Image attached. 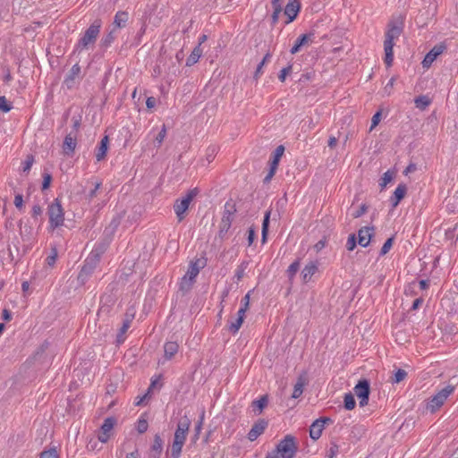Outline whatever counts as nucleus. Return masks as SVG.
Here are the masks:
<instances>
[{"label":"nucleus","mask_w":458,"mask_h":458,"mask_svg":"<svg viewBox=\"0 0 458 458\" xmlns=\"http://www.w3.org/2000/svg\"><path fill=\"white\" fill-rule=\"evenodd\" d=\"M156 105V99L153 97H149L146 100V106L148 108L151 109Z\"/></svg>","instance_id":"0e129e2a"},{"label":"nucleus","mask_w":458,"mask_h":458,"mask_svg":"<svg viewBox=\"0 0 458 458\" xmlns=\"http://www.w3.org/2000/svg\"><path fill=\"white\" fill-rule=\"evenodd\" d=\"M444 48L445 47L441 45L435 46L424 57L422 66L424 68H429L437 57L443 53Z\"/></svg>","instance_id":"f8f14e48"},{"label":"nucleus","mask_w":458,"mask_h":458,"mask_svg":"<svg viewBox=\"0 0 458 458\" xmlns=\"http://www.w3.org/2000/svg\"><path fill=\"white\" fill-rule=\"evenodd\" d=\"M115 38V30L112 29L106 35L101 39V46L103 47H108Z\"/></svg>","instance_id":"c85d7f7f"},{"label":"nucleus","mask_w":458,"mask_h":458,"mask_svg":"<svg viewBox=\"0 0 458 458\" xmlns=\"http://www.w3.org/2000/svg\"><path fill=\"white\" fill-rule=\"evenodd\" d=\"M57 258V252L55 250H52V253L47 258L46 261L48 266H54Z\"/></svg>","instance_id":"5fc2aeb1"},{"label":"nucleus","mask_w":458,"mask_h":458,"mask_svg":"<svg viewBox=\"0 0 458 458\" xmlns=\"http://www.w3.org/2000/svg\"><path fill=\"white\" fill-rule=\"evenodd\" d=\"M393 242H394V239L393 238H388L386 241V242L383 244V246L381 248V250H380V254L381 255H386L390 250V249L392 248Z\"/></svg>","instance_id":"a18cd8bd"},{"label":"nucleus","mask_w":458,"mask_h":458,"mask_svg":"<svg viewBox=\"0 0 458 458\" xmlns=\"http://www.w3.org/2000/svg\"><path fill=\"white\" fill-rule=\"evenodd\" d=\"M394 173L390 170L384 173V174L379 182V186L381 187L382 190L385 189L386 187V185L392 182V180L394 179Z\"/></svg>","instance_id":"c756f323"},{"label":"nucleus","mask_w":458,"mask_h":458,"mask_svg":"<svg viewBox=\"0 0 458 458\" xmlns=\"http://www.w3.org/2000/svg\"><path fill=\"white\" fill-rule=\"evenodd\" d=\"M318 270V265L315 262H310L307 264L301 271L302 279L305 283L310 281L313 275Z\"/></svg>","instance_id":"aec40b11"},{"label":"nucleus","mask_w":458,"mask_h":458,"mask_svg":"<svg viewBox=\"0 0 458 458\" xmlns=\"http://www.w3.org/2000/svg\"><path fill=\"white\" fill-rule=\"evenodd\" d=\"M12 109L11 105L8 103L5 97H0V110L4 113L9 112Z\"/></svg>","instance_id":"49530a36"},{"label":"nucleus","mask_w":458,"mask_h":458,"mask_svg":"<svg viewBox=\"0 0 458 458\" xmlns=\"http://www.w3.org/2000/svg\"><path fill=\"white\" fill-rule=\"evenodd\" d=\"M33 162H34V158L32 156H28L27 158L25 159V161L22 163V171L24 173H28L32 165H33Z\"/></svg>","instance_id":"c03bdc74"},{"label":"nucleus","mask_w":458,"mask_h":458,"mask_svg":"<svg viewBox=\"0 0 458 458\" xmlns=\"http://www.w3.org/2000/svg\"><path fill=\"white\" fill-rule=\"evenodd\" d=\"M327 420H329L328 419H325V420L319 419V420H315L311 424L310 428V437L312 439L317 440L321 437V434L325 428V423Z\"/></svg>","instance_id":"ddd939ff"},{"label":"nucleus","mask_w":458,"mask_h":458,"mask_svg":"<svg viewBox=\"0 0 458 458\" xmlns=\"http://www.w3.org/2000/svg\"><path fill=\"white\" fill-rule=\"evenodd\" d=\"M197 193V190L193 189L190 191L184 197L175 202L174 209L179 221H182L184 218L185 213L188 210L191 202L196 197Z\"/></svg>","instance_id":"0eeeda50"},{"label":"nucleus","mask_w":458,"mask_h":458,"mask_svg":"<svg viewBox=\"0 0 458 458\" xmlns=\"http://www.w3.org/2000/svg\"><path fill=\"white\" fill-rule=\"evenodd\" d=\"M14 205L17 208L21 209L23 208V198L22 195L17 194L14 197Z\"/></svg>","instance_id":"13d9d810"},{"label":"nucleus","mask_w":458,"mask_h":458,"mask_svg":"<svg viewBox=\"0 0 458 458\" xmlns=\"http://www.w3.org/2000/svg\"><path fill=\"white\" fill-rule=\"evenodd\" d=\"M104 250H105V248H101V250H98V248H96L95 250H93L90 252L89 258L86 260V264L81 268V271L79 275V278H82L84 276H88L90 274L93 267H92V266L89 265V260L92 259H97L99 257L100 253H102L104 251Z\"/></svg>","instance_id":"4468645a"},{"label":"nucleus","mask_w":458,"mask_h":458,"mask_svg":"<svg viewBox=\"0 0 458 458\" xmlns=\"http://www.w3.org/2000/svg\"><path fill=\"white\" fill-rule=\"evenodd\" d=\"M454 386H447L435 394L428 403L427 408L431 411H436L446 401L448 396L454 392Z\"/></svg>","instance_id":"6e6552de"},{"label":"nucleus","mask_w":458,"mask_h":458,"mask_svg":"<svg viewBox=\"0 0 458 458\" xmlns=\"http://www.w3.org/2000/svg\"><path fill=\"white\" fill-rule=\"evenodd\" d=\"M204 266V262L200 259L191 261L189 265L186 274L182 276L180 282V290L188 292L192 287L195 278L199 273L200 268Z\"/></svg>","instance_id":"39448f33"},{"label":"nucleus","mask_w":458,"mask_h":458,"mask_svg":"<svg viewBox=\"0 0 458 458\" xmlns=\"http://www.w3.org/2000/svg\"><path fill=\"white\" fill-rule=\"evenodd\" d=\"M248 233H249L248 242H249V245H251L255 239V231H254V229L250 228Z\"/></svg>","instance_id":"e2e57ef3"},{"label":"nucleus","mask_w":458,"mask_h":458,"mask_svg":"<svg viewBox=\"0 0 458 458\" xmlns=\"http://www.w3.org/2000/svg\"><path fill=\"white\" fill-rule=\"evenodd\" d=\"M292 71V66H288V67H285V68H283L280 72V74L278 76L279 80L281 81H285V78L286 76L290 73V72Z\"/></svg>","instance_id":"6e6d98bb"},{"label":"nucleus","mask_w":458,"mask_h":458,"mask_svg":"<svg viewBox=\"0 0 458 458\" xmlns=\"http://www.w3.org/2000/svg\"><path fill=\"white\" fill-rule=\"evenodd\" d=\"M191 423V420L187 416L182 417L177 423V427L174 435V440L171 445L172 458L180 457Z\"/></svg>","instance_id":"f257e3e1"},{"label":"nucleus","mask_w":458,"mask_h":458,"mask_svg":"<svg viewBox=\"0 0 458 458\" xmlns=\"http://www.w3.org/2000/svg\"><path fill=\"white\" fill-rule=\"evenodd\" d=\"M203 420H204V415H202L200 417V420L198 421V423L196 424L195 426V433H194V436L192 437V442H196L199 437V434L202 430V426H203Z\"/></svg>","instance_id":"e433bc0d"},{"label":"nucleus","mask_w":458,"mask_h":458,"mask_svg":"<svg viewBox=\"0 0 458 458\" xmlns=\"http://www.w3.org/2000/svg\"><path fill=\"white\" fill-rule=\"evenodd\" d=\"M344 403L346 410H352L355 407L354 396L351 393L345 394L344 397Z\"/></svg>","instance_id":"2f4dec72"},{"label":"nucleus","mask_w":458,"mask_h":458,"mask_svg":"<svg viewBox=\"0 0 458 458\" xmlns=\"http://www.w3.org/2000/svg\"><path fill=\"white\" fill-rule=\"evenodd\" d=\"M356 246V239L354 235H350L347 242H346V248L348 250H353Z\"/></svg>","instance_id":"864d4df0"},{"label":"nucleus","mask_w":458,"mask_h":458,"mask_svg":"<svg viewBox=\"0 0 458 458\" xmlns=\"http://www.w3.org/2000/svg\"><path fill=\"white\" fill-rule=\"evenodd\" d=\"M47 214L51 228L54 229L64 225V212L57 199L48 206Z\"/></svg>","instance_id":"423d86ee"},{"label":"nucleus","mask_w":458,"mask_h":458,"mask_svg":"<svg viewBox=\"0 0 458 458\" xmlns=\"http://www.w3.org/2000/svg\"><path fill=\"white\" fill-rule=\"evenodd\" d=\"M202 53L203 51L201 47L197 46L191 52V55L188 57L186 62L187 65H192L196 64L202 55Z\"/></svg>","instance_id":"393cba45"},{"label":"nucleus","mask_w":458,"mask_h":458,"mask_svg":"<svg viewBox=\"0 0 458 458\" xmlns=\"http://www.w3.org/2000/svg\"><path fill=\"white\" fill-rule=\"evenodd\" d=\"M270 58H271V55L269 53L266 54V55L264 56L263 60L260 62V64L258 65L256 71H255V73H254V78L256 80H258L261 74L263 73L262 72V68L263 66L270 61Z\"/></svg>","instance_id":"7c9ffc66"},{"label":"nucleus","mask_w":458,"mask_h":458,"mask_svg":"<svg viewBox=\"0 0 458 458\" xmlns=\"http://www.w3.org/2000/svg\"><path fill=\"white\" fill-rule=\"evenodd\" d=\"M300 11V3L298 0H289L284 8V14L287 16L286 24L292 22L298 15Z\"/></svg>","instance_id":"9b49d317"},{"label":"nucleus","mask_w":458,"mask_h":458,"mask_svg":"<svg viewBox=\"0 0 458 458\" xmlns=\"http://www.w3.org/2000/svg\"><path fill=\"white\" fill-rule=\"evenodd\" d=\"M380 119H381V113L380 112H377L373 116H372V119H371V126H370V131H372L380 122Z\"/></svg>","instance_id":"603ef678"},{"label":"nucleus","mask_w":458,"mask_h":458,"mask_svg":"<svg viewBox=\"0 0 458 458\" xmlns=\"http://www.w3.org/2000/svg\"><path fill=\"white\" fill-rule=\"evenodd\" d=\"M269 217H270V211L266 212L263 223H262V242H266L267 230H268V223H269Z\"/></svg>","instance_id":"72a5a7b5"},{"label":"nucleus","mask_w":458,"mask_h":458,"mask_svg":"<svg viewBox=\"0 0 458 458\" xmlns=\"http://www.w3.org/2000/svg\"><path fill=\"white\" fill-rule=\"evenodd\" d=\"M272 6L274 9L272 13V22L273 24H276L279 20L280 13L282 12V7L281 4H272Z\"/></svg>","instance_id":"ea45409f"},{"label":"nucleus","mask_w":458,"mask_h":458,"mask_svg":"<svg viewBox=\"0 0 458 458\" xmlns=\"http://www.w3.org/2000/svg\"><path fill=\"white\" fill-rule=\"evenodd\" d=\"M307 385V377L305 375H301L294 386H293V394H292V398L293 399H297L299 398L302 393H303V390H304V387L305 386Z\"/></svg>","instance_id":"dca6fc26"},{"label":"nucleus","mask_w":458,"mask_h":458,"mask_svg":"<svg viewBox=\"0 0 458 458\" xmlns=\"http://www.w3.org/2000/svg\"><path fill=\"white\" fill-rule=\"evenodd\" d=\"M163 440L159 435H156L154 437V442L151 446L152 452L154 453V455L157 457H159L161 454V452L163 450Z\"/></svg>","instance_id":"a878e982"},{"label":"nucleus","mask_w":458,"mask_h":458,"mask_svg":"<svg viewBox=\"0 0 458 458\" xmlns=\"http://www.w3.org/2000/svg\"><path fill=\"white\" fill-rule=\"evenodd\" d=\"M401 32V28L394 25L389 28L386 33L384 41L385 63L388 67L392 65L394 60L393 47L394 46V40L399 38Z\"/></svg>","instance_id":"20e7f679"},{"label":"nucleus","mask_w":458,"mask_h":458,"mask_svg":"<svg viewBox=\"0 0 458 458\" xmlns=\"http://www.w3.org/2000/svg\"><path fill=\"white\" fill-rule=\"evenodd\" d=\"M101 186V183L100 182H96L95 183V187L93 190H91L89 194H88V199L89 200H91L94 197H96L97 195V191H98V189L100 188Z\"/></svg>","instance_id":"052dcab7"},{"label":"nucleus","mask_w":458,"mask_h":458,"mask_svg":"<svg viewBox=\"0 0 458 458\" xmlns=\"http://www.w3.org/2000/svg\"><path fill=\"white\" fill-rule=\"evenodd\" d=\"M407 376V373L405 370L403 369H397L394 375V377H393V382L394 383H400L401 381H403Z\"/></svg>","instance_id":"a19ab883"},{"label":"nucleus","mask_w":458,"mask_h":458,"mask_svg":"<svg viewBox=\"0 0 458 458\" xmlns=\"http://www.w3.org/2000/svg\"><path fill=\"white\" fill-rule=\"evenodd\" d=\"M148 424L147 419L141 416L138 420V422H137V430H138V432L142 434V433H144V432H146L148 430Z\"/></svg>","instance_id":"c9c22d12"},{"label":"nucleus","mask_w":458,"mask_h":458,"mask_svg":"<svg viewBox=\"0 0 458 458\" xmlns=\"http://www.w3.org/2000/svg\"><path fill=\"white\" fill-rule=\"evenodd\" d=\"M372 228L370 227H363L359 230L358 238L359 244L362 247H367L369 244L371 236H372Z\"/></svg>","instance_id":"f3484780"},{"label":"nucleus","mask_w":458,"mask_h":458,"mask_svg":"<svg viewBox=\"0 0 458 458\" xmlns=\"http://www.w3.org/2000/svg\"><path fill=\"white\" fill-rule=\"evenodd\" d=\"M246 268L247 263H242L235 270V277L238 281H240L244 276Z\"/></svg>","instance_id":"37998d69"},{"label":"nucleus","mask_w":458,"mask_h":458,"mask_svg":"<svg viewBox=\"0 0 458 458\" xmlns=\"http://www.w3.org/2000/svg\"><path fill=\"white\" fill-rule=\"evenodd\" d=\"M407 188L404 184H399L394 190L393 196L391 197L392 206L397 207L399 202L404 198Z\"/></svg>","instance_id":"a211bd4d"},{"label":"nucleus","mask_w":458,"mask_h":458,"mask_svg":"<svg viewBox=\"0 0 458 458\" xmlns=\"http://www.w3.org/2000/svg\"><path fill=\"white\" fill-rule=\"evenodd\" d=\"M58 457L59 456H58L57 450L55 447L50 448L47 451H44L40 454V458H58Z\"/></svg>","instance_id":"79ce46f5"},{"label":"nucleus","mask_w":458,"mask_h":458,"mask_svg":"<svg viewBox=\"0 0 458 458\" xmlns=\"http://www.w3.org/2000/svg\"><path fill=\"white\" fill-rule=\"evenodd\" d=\"M52 177L49 174H45L43 175V182H42V189L46 190L49 187L51 183Z\"/></svg>","instance_id":"4d7b16f0"},{"label":"nucleus","mask_w":458,"mask_h":458,"mask_svg":"<svg viewBox=\"0 0 458 458\" xmlns=\"http://www.w3.org/2000/svg\"><path fill=\"white\" fill-rule=\"evenodd\" d=\"M165 137H166V127H165V125H163L161 127V129L158 131V132L157 133V135H155L154 146L158 148L162 145Z\"/></svg>","instance_id":"cd10ccee"},{"label":"nucleus","mask_w":458,"mask_h":458,"mask_svg":"<svg viewBox=\"0 0 458 458\" xmlns=\"http://www.w3.org/2000/svg\"><path fill=\"white\" fill-rule=\"evenodd\" d=\"M247 310L246 309H243V308H240L238 312H237V318H241L242 320L244 321V318H245V313H246Z\"/></svg>","instance_id":"69168bd1"},{"label":"nucleus","mask_w":458,"mask_h":458,"mask_svg":"<svg viewBox=\"0 0 458 458\" xmlns=\"http://www.w3.org/2000/svg\"><path fill=\"white\" fill-rule=\"evenodd\" d=\"M326 244H327V241L326 239H321L320 241H318L314 246V250H316V252H319L320 250H322L325 247H326Z\"/></svg>","instance_id":"bf43d9fd"},{"label":"nucleus","mask_w":458,"mask_h":458,"mask_svg":"<svg viewBox=\"0 0 458 458\" xmlns=\"http://www.w3.org/2000/svg\"><path fill=\"white\" fill-rule=\"evenodd\" d=\"M102 27V21L101 20H96L94 21L90 26L85 30L80 40L78 41L76 45V50L82 51L87 50L89 47H91L100 32V29Z\"/></svg>","instance_id":"f03ea898"},{"label":"nucleus","mask_w":458,"mask_h":458,"mask_svg":"<svg viewBox=\"0 0 458 458\" xmlns=\"http://www.w3.org/2000/svg\"><path fill=\"white\" fill-rule=\"evenodd\" d=\"M267 423L265 421H259L254 424L248 434V438L250 441L256 440L265 430Z\"/></svg>","instance_id":"6ab92c4d"},{"label":"nucleus","mask_w":458,"mask_h":458,"mask_svg":"<svg viewBox=\"0 0 458 458\" xmlns=\"http://www.w3.org/2000/svg\"><path fill=\"white\" fill-rule=\"evenodd\" d=\"M338 453V446L335 444H331L329 448L327 451L326 457L327 458H334Z\"/></svg>","instance_id":"de8ad7c7"},{"label":"nucleus","mask_w":458,"mask_h":458,"mask_svg":"<svg viewBox=\"0 0 458 458\" xmlns=\"http://www.w3.org/2000/svg\"><path fill=\"white\" fill-rule=\"evenodd\" d=\"M107 148H108V137L105 136L101 140V141L97 148V151H96V158L98 161H101L105 158L106 152H107Z\"/></svg>","instance_id":"4be33fe9"},{"label":"nucleus","mask_w":458,"mask_h":458,"mask_svg":"<svg viewBox=\"0 0 458 458\" xmlns=\"http://www.w3.org/2000/svg\"><path fill=\"white\" fill-rule=\"evenodd\" d=\"M312 34H302L296 40L295 44L291 48V54L294 55L298 53L303 46L308 45L312 40Z\"/></svg>","instance_id":"2eb2a0df"},{"label":"nucleus","mask_w":458,"mask_h":458,"mask_svg":"<svg viewBox=\"0 0 458 458\" xmlns=\"http://www.w3.org/2000/svg\"><path fill=\"white\" fill-rule=\"evenodd\" d=\"M394 81H395V78L394 77H392L389 81L387 82V84L386 85V87L384 88V92L389 96L391 95L392 93V89H393V87H394Z\"/></svg>","instance_id":"3c124183"},{"label":"nucleus","mask_w":458,"mask_h":458,"mask_svg":"<svg viewBox=\"0 0 458 458\" xmlns=\"http://www.w3.org/2000/svg\"><path fill=\"white\" fill-rule=\"evenodd\" d=\"M276 171V169H274L273 167L270 166V170H269L268 174H267V176L265 177V182H269L272 179V177L274 176Z\"/></svg>","instance_id":"338daca9"},{"label":"nucleus","mask_w":458,"mask_h":458,"mask_svg":"<svg viewBox=\"0 0 458 458\" xmlns=\"http://www.w3.org/2000/svg\"><path fill=\"white\" fill-rule=\"evenodd\" d=\"M2 317H3V318L4 320L8 321V320H10L12 318V314H11V312L8 310L4 309L3 310Z\"/></svg>","instance_id":"774afa93"},{"label":"nucleus","mask_w":458,"mask_h":458,"mask_svg":"<svg viewBox=\"0 0 458 458\" xmlns=\"http://www.w3.org/2000/svg\"><path fill=\"white\" fill-rule=\"evenodd\" d=\"M242 323L243 320L237 318L235 320L230 322L229 330L233 334L237 333L241 328Z\"/></svg>","instance_id":"4c0bfd02"},{"label":"nucleus","mask_w":458,"mask_h":458,"mask_svg":"<svg viewBox=\"0 0 458 458\" xmlns=\"http://www.w3.org/2000/svg\"><path fill=\"white\" fill-rule=\"evenodd\" d=\"M299 268H300L299 261H294L293 263H292L287 269L288 276L290 278H293L298 272Z\"/></svg>","instance_id":"58836bf2"},{"label":"nucleus","mask_w":458,"mask_h":458,"mask_svg":"<svg viewBox=\"0 0 458 458\" xmlns=\"http://www.w3.org/2000/svg\"><path fill=\"white\" fill-rule=\"evenodd\" d=\"M267 397L266 395L260 397L259 400H255L252 403L254 410H258L259 412H261V411L266 407L267 404Z\"/></svg>","instance_id":"473e14b6"},{"label":"nucleus","mask_w":458,"mask_h":458,"mask_svg":"<svg viewBox=\"0 0 458 458\" xmlns=\"http://www.w3.org/2000/svg\"><path fill=\"white\" fill-rule=\"evenodd\" d=\"M296 452V445L293 437L286 436L281 440L276 448L268 453L266 458H293Z\"/></svg>","instance_id":"7ed1b4c3"},{"label":"nucleus","mask_w":458,"mask_h":458,"mask_svg":"<svg viewBox=\"0 0 458 458\" xmlns=\"http://www.w3.org/2000/svg\"><path fill=\"white\" fill-rule=\"evenodd\" d=\"M76 147V140L71 135L68 134L64 138V143H63V149L65 154H72Z\"/></svg>","instance_id":"b1692460"},{"label":"nucleus","mask_w":458,"mask_h":458,"mask_svg":"<svg viewBox=\"0 0 458 458\" xmlns=\"http://www.w3.org/2000/svg\"><path fill=\"white\" fill-rule=\"evenodd\" d=\"M130 327V321H126L123 323L121 330H120V333L117 336V341L119 343H122L123 342V335H124L126 333V331L128 330V328Z\"/></svg>","instance_id":"09e8293b"},{"label":"nucleus","mask_w":458,"mask_h":458,"mask_svg":"<svg viewBox=\"0 0 458 458\" xmlns=\"http://www.w3.org/2000/svg\"><path fill=\"white\" fill-rule=\"evenodd\" d=\"M250 305V293H248L241 301V307L248 310Z\"/></svg>","instance_id":"680f3d73"},{"label":"nucleus","mask_w":458,"mask_h":458,"mask_svg":"<svg viewBox=\"0 0 458 458\" xmlns=\"http://www.w3.org/2000/svg\"><path fill=\"white\" fill-rule=\"evenodd\" d=\"M354 394L359 398L360 406L368 404L369 395V384L367 380L360 381L354 387Z\"/></svg>","instance_id":"9d476101"},{"label":"nucleus","mask_w":458,"mask_h":458,"mask_svg":"<svg viewBox=\"0 0 458 458\" xmlns=\"http://www.w3.org/2000/svg\"><path fill=\"white\" fill-rule=\"evenodd\" d=\"M129 14L127 12L119 11L115 13L114 19V29L123 28L128 21Z\"/></svg>","instance_id":"412c9836"},{"label":"nucleus","mask_w":458,"mask_h":458,"mask_svg":"<svg viewBox=\"0 0 458 458\" xmlns=\"http://www.w3.org/2000/svg\"><path fill=\"white\" fill-rule=\"evenodd\" d=\"M178 344L175 342H167L164 345L165 359L171 360L178 352Z\"/></svg>","instance_id":"5701e85b"},{"label":"nucleus","mask_w":458,"mask_h":458,"mask_svg":"<svg viewBox=\"0 0 458 458\" xmlns=\"http://www.w3.org/2000/svg\"><path fill=\"white\" fill-rule=\"evenodd\" d=\"M284 148L282 145L278 146L276 148V150L273 154V160L270 164L271 167H273L274 169H277L279 161H280L282 156L284 155Z\"/></svg>","instance_id":"bb28decb"},{"label":"nucleus","mask_w":458,"mask_h":458,"mask_svg":"<svg viewBox=\"0 0 458 458\" xmlns=\"http://www.w3.org/2000/svg\"><path fill=\"white\" fill-rule=\"evenodd\" d=\"M414 102L416 106L421 109L426 108L430 104L429 98L426 96L418 97Z\"/></svg>","instance_id":"f704fd0d"},{"label":"nucleus","mask_w":458,"mask_h":458,"mask_svg":"<svg viewBox=\"0 0 458 458\" xmlns=\"http://www.w3.org/2000/svg\"><path fill=\"white\" fill-rule=\"evenodd\" d=\"M368 207L366 204H362L357 210L352 213L354 218H358L367 212Z\"/></svg>","instance_id":"8fccbe9b"},{"label":"nucleus","mask_w":458,"mask_h":458,"mask_svg":"<svg viewBox=\"0 0 458 458\" xmlns=\"http://www.w3.org/2000/svg\"><path fill=\"white\" fill-rule=\"evenodd\" d=\"M115 424L116 420L114 417H108L104 420L98 434V438L101 443H106L110 439Z\"/></svg>","instance_id":"1a4fd4ad"}]
</instances>
